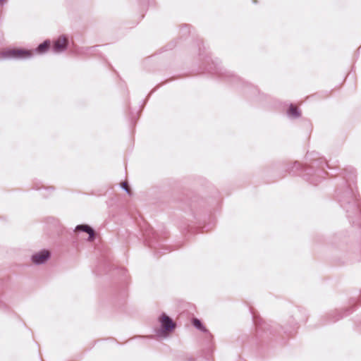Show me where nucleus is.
<instances>
[{"label":"nucleus","instance_id":"nucleus-1","mask_svg":"<svg viewBox=\"0 0 361 361\" xmlns=\"http://www.w3.org/2000/svg\"><path fill=\"white\" fill-rule=\"evenodd\" d=\"M339 202L341 207L346 210L348 214V217H350V213L359 214L360 203L357 195L352 190H345L339 197Z\"/></svg>","mask_w":361,"mask_h":361},{"label":"nucleus","instance_id":"nucleus-2","mask_svg":"<svg viewBox=\"0 0 361 361\" xmlns=\"http://www.w3.org/2000/svg\"><path fill=\"white\" fill-rule=\"evenodd\" d=\"M32 52L23 49H8L0 54L2 59H30L32 56Z\"/></svg>","mask_w":361,"mask_h":361},{"label":"nucleus","instance_id":"nucleus-3","mask_svg":"<svg viewBox=\"0 0 361 361\" xmlns=\"http://www.w3.org/2000/svg\"><path fill=\"white\" fill-rule=\"evenodd\" d=\"M160 322V331L161 332H171L173 330L176 326V324L173 322V320L164 313L161 314Z\"/></svg>","mask_w":361,"mask_h":361},{"label":"nucleus","instance_id":"nucleus-4","mask_svg":"<svg viewBox=\"0 0 361 361\" xmlns=\"http://www.w3.org/2000/svg\"><path fill=\"white\" fill-rule=\"evenodd\" d=\"M50 257V253L48 250H43L32 256V261L37 265L42 264Z\"/></svg>","mask_w":361,"mask_h":361},{"label":"nucleus","instance_id":"nucleus-5","mask_svg":"<svg viewBox=\"0 0 361 361\" xmlns=\"http://www.w3.org/2000/svg\"><path fill=\"white\" fill-rule=\"evenodd\" d=\"M67 49V39L64 36L59 38L54 42L53 45V51L55 53L62 52Z\"/></svg>","mask_w":361,"mask_h":361},{"label":"nucleus","instance_id":"nucleus-6","mask_svg":"<svg viewBox=\"0 0 361 361\" xmlns=\"http://www.w3.org/2000/svg\"><path fill=\"white\" fill-rule=\"evenodd\" d=\"M75 231H80L87 233L89 235L87 240L89 241L94 240V239L95 238V233H94V230L88 225H86V224L78 225L75 227Z\"/></svg>","mask_w":361,"mask_h":361},{"label":"nucleus","instance_id":"nucleus-7","mask_svg":"<svg viewBox=\"0 0 361 361\" xmlns=\"http://www.w3.org/2000/svg\"><path fill=\"white\" fill-rule=\"evenodd\" d=\"M50 47V42L49 40L44 41L42 44H40L35 49V52L37 54H44L47 52Z\"/></svg>","mask_w":361,"mask_h":361},{"label":"nucleus","instance_id":"nucleus-8","mask_svg":"<svg viewBox=\"0 0 361 361\" xmlns=\"http://www.w3.org/2000/svg\"><path fill=\"white\" fill-rule=\"evenodd\" d=\"M193 326L198 330H200L202 332L207 333L208 330L205 328L204 326L202 324L201 321L197 318L193 319L192 320Z\"/></svg>","mask_w":361,"mask_h":361},{"label":"nucleus","instance_id":"nucleus-9","mask_svg":"<svg viewBox=\"0 0 361 361\" xmlns=\"http://www.w3.org/2000/svg\"><path fill=\"white\" fill-rule=\"evenodd\" d=\"M288 114H290L293 118H299L300 116V110L293 104H290V106Z\"/></svg>","mask_w":361,"mask_h":361},{"label":"nucleus","instance_id":"nucleus-10","mask_svg":"<svg viewBox=\"0 0 361 361\" xmlns=\"http://www.w3.org/2000/svg\"><path fill=\"white\" fill-rule=\"evenodd\" d=\"M121 188L125 190L126 192V193L128 195H131V192H130V190L128 188V183L127 182H123L121 183Z\"/></svg>","mask_w":361,"mask_h":361},{"label":"nucleus","instance_id":"nucleus-11","mask_svg":"<svg viewBox=\"0 0 361 361\" xmlns=\"http://www.w3.org/2000/svg\"><path fill=\"white\" fill-rule=\"evenodd\" d=\"M6 1V0H0V3L1 5H3Z\"/></svg>","mask_w":361,"mask_h":361}]
</instances>
